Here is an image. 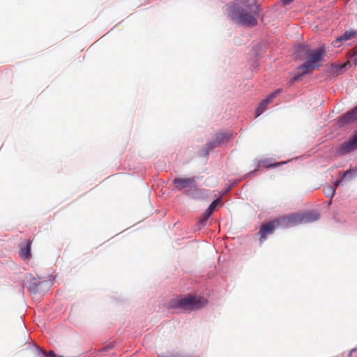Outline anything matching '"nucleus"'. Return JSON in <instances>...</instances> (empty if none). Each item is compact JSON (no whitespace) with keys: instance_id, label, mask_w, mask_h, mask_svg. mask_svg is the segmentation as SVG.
I'll return each instance as SVG.
<instances>
[{"instance_id":"nucleus-24","label":"nucleus","mask_w":357,"mask_h":357,"mask_svg":"<svg viewBox=\"0 0 357 357\" xmlns=\"http://www.w3.org/2000/svg\"><path fill=\"white\" fill-rule=\"evenodd\" d=\"M284 162H276V163H274V164H272V165H268L267 167H278L279 165H280L281 164H284Z\"/></svg>"},{"instance_id":"nucleus-20","label":"nucleus","mask_w":357,"mask_h":357,"mask_svg":"<svg viewBox=\"0 0 357 357\" xmlns=\"http://www.w3.org/2000/svg\"><path fill=\"white\" fill-rule=\"evenodd\" d=\"M220 198H218L216 199H215L211 204L210 206H208V208H207V210L208 211V213H213V211L215 210V208H217V206H218V204L220 203Z\"/></svg>"},{"instance_id":"nucleus-6","label":"nucleus","mask_w":357,"mask_h":357,"mask_svg":"<svg viewBox=\"0 0 357 357\" xmlns=\"http://www.w3.org/2000/svg\"><path fill=\"white\" fill-rule=\"evenodd\" d=\"M356 149H357V132L349 140L342 143L337 152L340 155H345Z\"/></svg>"},{"instance_id":"nucleus-3","label":"nucleus","mask_w":357,"mask_h":357,"mask_svg":"<svg viewBox=\"0 0 357 357\" xmlns=\"http://www.w3.org/2000/svg\"><path fill=\"white\" fill-rule=\"evenodd\" d=\"M259 12V8L257 9H253L252 10L237 9L234 12L233 15L243 25L254 26L257 24V16Z\"/></svg>"},{"instance_id":"nucleus-22","label":"nucleus","mask_w":357,"mask_h":357,"mask_svg":"<svg viewBox=\"0 0 357 357\" xmlns=\"http://www.w3.org/2000/svg\"><path fill=\"white\" fill-rule=\"evenodd\" d=\"M38 351L42 353L45 356H49L51 357H56V354L53 351H50L48 353H46L44 350H43L41 348L38 347Z\"/></svg>"},{"instance_id":"nucleus-25","label":"nucleus","mask_w":357,"mask_h":357,"mask_svg":"<svg viewBox=\"0 0 357 357\" xmlns=\"http://www.w3.org/2000/svg\"><path fill=\"white\" fill-rule=\"evenodd\" d=\"M355 352H357V349H351V350L350 351V352H349V356H352V354H353L354 353H355Z\"/></svg>"},{"instance_id":"nucleus-12","label":"nucleus","mask_w":357,"mask_h":357,"mask_svg":"<svg viewBox=\"0 0 357 357\" xmlns=\"http://www.w3.org/2000/svg\"><path fill=\"white\" fill-rule=\"evenodd\" d=\"M240 3L243 8L241 9L252 10L259 8L256 0H240Z\"/></svg>"},{"instance_id":"nucleus-13","label":"nucleus","mask_w":357,"mask_h":357,"mask_svg":"<svg viewBox=\"0 0 357 357\" xmlns=\"http://www.w3.org/2000/svg\"><path fill=\"white\" fill-rule=\"evenodd\" d=\"M357 36V31L349 30L345 31V33L341 36L337 40L338 41H347L355 38Z\"/></svg>"},{"instance_id":"nucleus-21","label":"nucleus","mask_w":357,"mask_h":357,"mask_svg":"<svg viewBox=\"0 0 357 357\" xmlns=\"http://www.w3.org/2000/svg\"><path fill=\"white\" fill-rule=\"evenodd\" d=\"M349 64V63H346L340 66H335L334 67V71H335L338 74H341L343 73L344 68H346L347 65Z\"/></svg>"},{"instance_id":"nucleus-10","label":"nucleus","mask_w":357,"mask_h":357,"mask_svg":"<svg viewBox=\"0 0 357 357\" xmlns=\"http://www.w3.org/2000/svg\"><path fill=\"white\" fill-rule=\"evenodd\" d=\"M231 137V135L220 132L218 133L215 135V138L214 139L213 142L209 143L208 144L209 149H213L214 147H216L219 145H220L222 143L228 141L230 137Z\"/></svg>"},{"instance_id":"nucleus-14","label":"nucleus","mask_w":357,"mask_h":357,"mask_svg":"<svg viewBox=\"0 0 357 357\" xmlns=\"http://www.w3.org/2000/svg\"><path fill=\"white\" fill-rule=\"evenodd\" d=\"M324 192L328 197L332 198L335 193V188L333 186L328 185L324 188Z\"/></svg>"},{"instance_id":"nucleus-19","label":"nucleus","mask_w":357,"mask_h":357,"mask_svg":"<svg viewBox=\"0 0 357 357\" xmlns=\"http://www.w3.org/2000/svg\"><path fill=\"white\" fill-rule=\"evenodd\" d=\"M212 215L211 213H208V211L206 209L204 213L202 215V218H200L199 221V224L201 226H205L206 225V222L208 221V219L210 218V216Z\"/></svg>"},{"instance_id":"nucleus-27","label":"nucleus","mask_w":357,"mask_h":357,"mask_svg":"<svg viewBox=\"0 0 357 357\" xmlns=\"http://www.w3.org/2000/svg\"><path fill=\"white\" fill-rule=\"evenodd\" d=\"M354 54H355V56H356V58L355 59H356V60H357V51H356V52H355V53H354Z\"/></svg>"},{"instance_id":"nucleus-17","label":"nucleus","mask_w":357,"mask_h":357,"mask_svg":"<svg viewBox=\"0 0 357 357\" xmlns=\"http://www.w3.org/2000/svg\"><path fill=\"white\" fill-rule=\"evenodd\" d=\"M212 215L211 213H208V211L206 209L204 213L202 215V218H200L199 221V224L201 226H205L206 225V222L208 221V219L210 218V216Z\"/></svg>"},{"instance_id":"nucleus-8","label":"nucleus","mask_w":357,"mask_h":357,"mask_svg":"<svg viewBox=\"0 0 357 357\" xmlns=\"http://www.w3.org/2000/svg\"><path fill=\"white\" fill-rule=\"evenodd\" d=\"M357 120V106L340 116L338 120L340 126H344Z\"/></svg>"},{"instance_id":"nucleus-26","label":"nucleus","mask_w":357,"mask_h":357,"mask_svg":"<svg viewBox=\"0 0 357 357\" xmlns=\"http://www.w3.org/2000/svg\"><path fill=\"white\" fill-rule=\"evenodd\" d=\"M294 0H283V2H284V4H288V3H291Z\"/></svg>"},{"instance_id":"nucleus-5","label":"nucleus","mask_w":357,"mask_h":357,"mask_svg":"<svg viewBox=\"0 0 357 357\" xmlns=\"http://www.w3.org/2000/svg\"><path fill=\"white\" fill-rule=\"evenodd\" d=\"M284 217L270 221L263 225L258 232L260 242L263 243L266 240L267 236L272 234L276 227L280 225L290 226L289 223H288L287 221H284Z\"/></svg>"},{"instance_id":"nucleus-16","label":"nucleus","mask_w":357,"mask_h":357,"mask_svg":"<svg viewBox=\"0 0 357 357\" xmlns=\"http://www.w3.org/2000/svg\"><path fill=\"white\" fill-rule=\"evenodd\" d=\"M212 215L211 213H208V211L206 209L204 213L202 215V218H200L199 221V224L201 226H205L206 225V222L208 221V219L210 218V216Z\"/></svg>"},{"instance_id":"nucleus-18","label":"nucleus","mask_w":357,"mask_h":357,"mask_svg":"<svg viewBox=\"0 0 357 357\" xmlns=\"http://www.w3.org/2000/svg\"><path fill=\"white\" fill-rule=\"evenodd\" d=\"M212 215L211 213H208V211L206 209L204 213L202 215V218H200L199 221V224L201 226H205L206 225V222L208 221V219L210 218V216Z\"/></svg>"},{"instance_id":"nucleus-9","label":"nucleus","mask_w":357,"mask_h":357,"mask_svg":"<svg viewBox=\"0 0 357 357\" xmlns=\"http://www.w3.org/2000/svg\"><path fill=\"white\" fill-rule=\"evenodd\" d=\"M280 92V90L278 89L274 93H271L267 98L263 100L260 104L259 106L256 109V116H260L264 111L266 109L267 105L271 102L272 99L276 97V96Z\"/></svg>"},{"instance_id":"nucleus-15","label":"nucleus","mask_w":357,"mask_h":357,"mask_svg":"<svg viewBox=\"0 0 357 357\" xmlns=\"http://www.w3.org/2000/svg\"><path fill=\"white\" fill-rule=\"evenodd\" d=\"M212 215L211 213H208V211L206 209L204 213L202 215V218H200L199 221V224L201 226H205L206 225V222L208 221V219L210 218V216Z\"/></svg>"},{"instance_id":"nucleus-1","label":"nucleus","mask_w":357,"mask_h":357,"mask_svg":"<svg viewBox=\"0 0 357 357\" xmlns=\"http://www.w3.org/2000/svg\"><path fill=\"white\" fill-rule=\"evenodd\" d=\"M296 54L297 59L306 61L297 68L296 75L291 79L292 82L298 81L303 75L312 74L319 66L325 55L323 47L312 50L307 45H299Z\"/></svg>"},{"instance_id":"nucleus-23","label":"nucleus","mask_w":357,"mask_h":357,"mask_svg":"<svg viewBox=\"0 0 357 357\" xmlns=\"http://www.w3.org/2000/svg\"><path fill=\"white\" fill-rule=\"evenodd\" d=\"M350 172V170H348V171H346L345 172L343 173V175L342 176V178L340 179H338L335 181V187H337L342 182V181L343 180V178L347 176V174H349Z\"/></svg>"},{"instance_id":"nucleus-7","label":"nucleus","mask_w":357,"mask_h":357,"mask_svg":"<svg viewBox=\"0 0 357 357\" xmlns=\"http://www.w3.org/2000/svg\"><path fill=\"white\" fill-rule=\"evenodd\" d=\"M175 188L178 190H182L186 188H196L195 178H176L174 179Z\"/></svg>"},{"instance_id":"nucleus-4","label":"nucleus","mask_w":357,"mask_h":357,"mask_svg":"<svg viewBox=\"0 0 357 357\" xmlns=\"http://www.w3.org/2000/svg\"><path fill=\"white\" fill-rule=\"evenodd\" d=\"M319 214L316 211H309L303 214H291L284 217V220L287 221L290 226L302 222H311L317 220Z\"/></svg>"},{"instance_id":"nucleus-11","label":"nucleus","mask_w":357,"mask_h":357,"mask_svg":"<svg viewBox=\"0 0 357 357\" xmlns=\"http://www.w3.org/2000/svg\"><path fill=\"white\" fill-rule=\"evenodd\" d=\"M31 242L28 240L26 241L25 245L20 248V255L22 259H26L31 257Z\"/></svg>"},{"instance_id":"nucleus-2","label":"nucleus","mask_w":357,"mask_h":357,"mask_svg":"<svg viewBox=\"0 0 357 357\" xmlns=\"http://www.w3.org/2000/svg\"><path fill=\"white\" fill-rule=\"evenodd\" d=\"M206 301L202 297L189 295L185 298L173 299L170 302L172 307L183 310H195L203 307Z\"/></svg>"}]
</instances>
